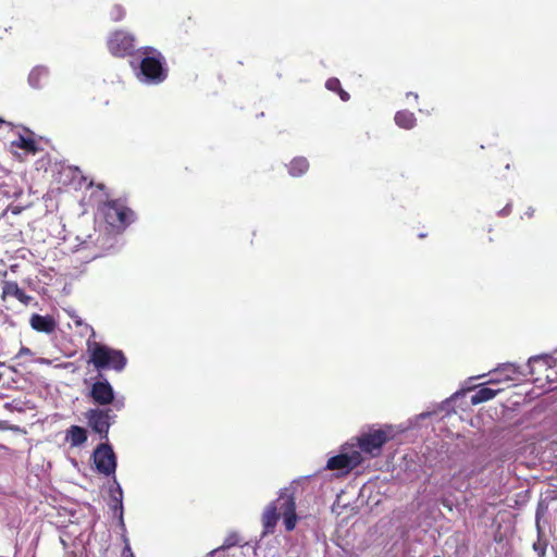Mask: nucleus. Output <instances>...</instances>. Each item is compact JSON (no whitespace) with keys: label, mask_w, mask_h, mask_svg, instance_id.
I'll return each instance as SVG.
<instances>
[{"label":"nucleus","mask_w":557,"mask_h":557,"mask_svg":"<svg viewBox=\"0 0 557 557\" xmlns=\"http://www.w3.org/2000/svg\"><path fill=\"white\" fill-rule=\"evenodd\" d=\"M296 490L297 484L293 482L289 486L280 490L277 498L264 507L261 513V537L275 533L281 517L287 532L295 530L299 519L296 513Z\"/></svg>","instance_id":"obj_1"},{"label":"nucleus","mask_w":557,"mask_h":557,"mask_svg":"<svg viewBox=\"0 0 557 557\" xmlns=\"http://www.w3.org/2000/svg\"><path fill=\"white\" fill-rule=\"evenodd\" d=\"M86 327L90 331V336L86 342L87 352L89 355L88 362L97 370L111 369L116 372L123 371L127 362L123 351L96 342L95 330L87 324Z\"/></svg>","instance_id":"obj_2"},{"label":"nucleus","mask_w":557,"mask_h":557,"mask_svg":"<svg viewBox=\"0 0 557 557\" xmlns=\"http://www.w3.org/2000/svg\"><path fill=\"white\" fill-rule=\"evenodd\" d=\"M145 54L136 73L138 79L147 84L163 82L166 77V69L163 66L161 54L152 48H146Z\"/></svg>","instance_id":"obj_3"},{"label":"nucleus","mask_w":557,"mask_h":557,"mask_svg":"<svg viewBox=\"0 0 557 557\" xmlns=\"http://www.w3.org/2000/svg\"><path fill=\"white\" fill-rule=\"evenodd\" d=\"M387 430H389V428H386V430L371 428L362 432L356 437V443H354L355 448L358 449L361 455L363 454L369 458L379 457L382 453L383 445L391 437Z\"/></svg>","instance_id":"obj_4"},{"label":"nucleus","mask_w":557,"mask_h":557,"mask_svg":"<svg viewBox=\"0 0 557 557\" xmlns=\"http://www.w3.org/2000/svg\"><path fill=\"white\" fill-rule=\"evenodd\" d=\"M363 461V457L360 451L355 448V444L346 443L342 446L341 454L331 457L327 460L326 469L329 470H338L343 473H348L354 468L361 465Z\"/></svg>","instance_id":"obj_5"},{"label":"nucleus","mask_w":557,"mask_h":557,"mask_svg":"<svg viewBox=\"0 0 557 557\" xmlns=\"http://www.w3.org/2000/svg\"><path fill=\"white\" fill-rule=\"evenodd\" d=\"M115 418L111 408H91L85 412L88 426L99 434L101 440H108L110 426L114 423Z\"/></svg>","instance_id":"obj_6"},{"label":"nucleus","mask_w":557,"mask_h":557,"mask_svg":"<svg viewBox=\"0 0 557 557\" xmlns=\"http://www.w3.org/2000/svg\"><path fill=\"white\" fill-rule=\"evenodd\" d=\"M94 462L98 472L104 475H114L116 470V457L112 447L101 443L94 451Z\"/></svg>","instance_id":"obj_7"},{"label":"nucleus","mask_w":557,"mask_h":557,"mask_svg":"<svg viewBox=\"0 0 557 557\" xmlns=\"http://www.w3.org/2000/svg\"><path fill=\"white\" fill-rule=\"evenodd\" d=\"M135 38L133 35L117 30L113 33L108 39V48L113 55L124 57L131 54L134 49Z\"/></svg>","instance_id":"obj_8"},{"label":"nucleus","mask_w":557,"mask_h":557,"mask_svg":"<svg viewBox=\"0 0 557 557\" xmlns=\"http://www.w3.org/2000/svg\"><path fill=\"white\" fill-rule=\"evenodd\" d=\"M89 396L96 405L107 406L114 400V389L108 380H99L91 385Z\"/></svg>","instance_id":"obj_9"},{"label":"nucleus","mask_w":557,"mask_h":557,"mask_svg":"<svg viewBox=\"0 0 557 557\" xmlns=\"http://www.w3.org/2000/svg\"><path fill=\"white\" fill-rule=\"evenodd\" d=\"M29 324L35 331L47 334L53 333L57 327L55 320L51 315H40L38 313L32 314Z\"/></svg>","instance_id":"obj_10"},{"label":"nucleus","mask_w":557,"mask_h":557,"mask_svg":"<svg viewBox=\"0 0 557 557\" xmlns=\"http://www.w3.org/2000/svg\"><path fill=\"white\" fill-rule=\"evenodd\" d=\"M2 295L3 297L13 296L24 305H28L33 300V297L21 289L15 282H4Z\"/></svg>","instance_id":"obj_11"},{"label":"nucleus","mask_w":557,"mask_h":557,"mask_svg":"<svg viewBox=\"0 0 557 557\" xmlns=\"http://www.w3.org/2000/svg\"><path fill=\"white\" fill-rule=\"evenodd\" d=\"M65 441L70 443L72 447H78L87 441V432L82 426L72 425L66 430Z\"/></svg>","instance_id":"obj_12"},{"label":"nucleus","mask_w":557,"mask_h":557,"mask_svg":"<svg viewBox=\"0 0 557 557\" xmlns=\"http://www.w3.org/2000/svg\"><path fill=\"white\" fill-rule=\"evenodd\" d=\"M114 485L115 487H112L110 491L112 502L111 508L114 512L119 511L121 522H123V492L115 478Z\"/></svg>","instance_id":"obj_13"},{"label":"nucleus","mask_w":557,"mask_h":557,"mask_svg":"<svg viewBox=\"0 0 557 557\" xmlns=\"http://www.w3.org/2000/svg\"><path fill=\"white\" fill-rule=\"evenodd\" d=\"M395 123L403 128L410 129L416 125V116L407 110L398 111L395 114Z\"/></svg>","instance_id":"obj_14"},{"label":"nucleus","mask_w":557,"mask_h":557,"mask_svg":"<svg viewBox=\"0 0 557 557\" xmlns=\"http://www.w3.org/2000/svg\"><path fill=\"white\" fill-rule=\"evenodd\" d=\"M499 389H493L490 387H481L472 397H471V404L472 405H479L481 403L493 399L497 394Z\"/></svg>","instance_id":"obj_15"},{"label":"nucleus","mask_w":557,"mask_h":557,"mask_svg":"<svg viewBox=\"0 0 557 557\" xmlns=\"http://www.w3.org/2000/svg\"><path fill=\"white\" fill-rule=\"evenodd\" d=\"M49 70L45 66H36L32 70L28 76V83L33 88H40V78H46Z\"/></svg>","instance_id":"obj_16"},{"label":"nucleus","mask_w":557,"mask_h":557,"mask_svg":"<svg viewBox=\"0 0 557 557\" xmlns=\"http://www.w3.org/2000/svg\"><path fill=\"white\" fill-rule=\"evenodd\" d=\"M309 168V163L306 158H295L289 164V174L292 176H299L304 174Z\"/></svg>","instance_id":"obj_17"},{"label":"nucleus","mask_w":557,"mask_h":557,"mask_svg":"<svg viewBox=\"0 0 557 557\" xmlns=\"http://www.w3.org/2000/svg\"><path fill=\"white\" fill-rule=\"evenodd\" d=\"M495 371L504 374L503 379H495L492 382H500V381H511L513 380V375L518 373V368L512 363L503 364L502 368L496 369Z\"/></svg>","instance_id":"obj_18"},{"label":"nucleus","mask_w":557,"mask_h":557,"mask_svg":"<svg viewBox=\"0 0 557 557\" xmlns=\"http://www.w3.org/2000/svg\"><path fill=\"white\" fill-rule=\"evenodd\" d=\"M12 146H15L29 152H36L37 150L36 143L33 139L26 138L22 135H20L16 140L12 141Z\"/></svg>","instance_id":"obj_19"},{"label":"nucleus","mask_w":557,"mask_h":557,"mask_svg":"<svg viewBox=\"0 0 557 557\" xmlns=\"http://www.w3.org/2000/svg\"><path fill=\"white\" fill-rule=\"evenodd\" d=\"M120 209V203L117 201H110L104 206V215L111 225H115V218L117 211Z\"/></svg>","instance_id":"obj_20"},{"label":"nucleus","mask_w":557,"mask_h":557,"mask_svg":"<svg viewBox=\"0 0 557 557\" xmlns=\"http://www.w3.org/2000/svg\"><path fill=\"white\" fill-rule=\"evenodd\" d=\"M133 211L122 205H120V209L117 211L116 218H115V225H126L132 222L133 220Z\"/></svg>","instance_id":"obj_21"},{"label":"nucleus","mask_w":557,"mask_h":557,"mask_svg":"<svg viewBox=\"0 0 557 557\" xmlns=\"http://www.w3.org/2000/svg\"><path fill=\"white\" fill-rule=\"evenodd\" d=\"M543 361L547 367L553 368L556 366V358L548 355L533 356L529 359V366L534 362Z\"/></svg>","instance_id":"obj_22"},{"label":"nucleus","mask_w":557,"mask_h":557,"mask_svg":"<svg viewBox=\"0 0 557 557\" xmlns=\"http://www.w3.org/2000/svg\"><path fill=\"white\" fill-rule=\"evenodd\" d=\"M236 544H237V536L236 535H230L228 537L225 539L224 543L220 547H218V548L211 550L210 553H208L206 557H213V555L215 553H218L219 550H223V549L230 548V547H232V546H234Z\"/></svg>","instance_id":"obj_23"},{"label":"nucleus","mask_w":557,"mask_h":557,"mask_svg":"<svg viewBox=\"0 0 557 557\" xmlns=\"http://www.w3.org/2000/svg\"><path fill=\"white\" fill-rule=\"evenodd\" d=\"M546 546V541H542L541 539H539L537 542L533 544V549L537 553L539 557H544Z\"/></svg>","instance_id":"obj_24"},{"label":"nucleus","mask_w":557,"mask_h":557,"mask_svg":"<svg viewBox=\"0 0 557 557\" xmlns=\"http://www.w3.org/2000/svg\"><path fill=\"white\" fill-rule=\"evenodd\" d=\"M125 15V11L121 5H114L111 11V17L114 21H120Z\"/></svg>","instance_id":"obj_25"},{"label":"nucleus","mask_w":557,"mask_h":557,"mask_svg":"<svg viewBox=\"0 0 557 557\" xmlns=\"http://www.w3.org/2000/svg\"><path fill=\"white\" fill-rule=\"evenodd\" d=\"M329 90L338 91L341 89V83L337 78H330L325 84Z\"/></svg>","instance_id":"obj_26"},{"label":"nucleus","mask_w":557,"mask_h":557,"mask_svg":"<svg viewBox=\"0 0 557 557\" xmlns=\"http://www.w3.org/2000/svg\"><path fill=\"white\" fill-rule=\"evenodd\" d=\"M111 405H113V408L115 410H117V411L122 410L124 408V406H125V399H124V397H121V398H115L114 397V400H113V403Z\"/></svg>","instance_id":"obj_27"},{"label":"nucleus","mask_w":557,"mask_h":557,"mask_svg":"<svg viewBox=\"0 0 557 557\" xmlns=\"http://www.w3.org/2000/svg\"><path fill=\"white\" fill-rule=\"evenodd\" d=\"M122 557H135L132 549H131V546L129 544L126 542V545L122 552Z\"/></svg>","instance_id":"obj_28"},{"label":"nucleus","mask_w":557,"mask_h":557,"mask_svg":"<svg viewBox=\"0 0 557 557\" xmlns=\"http://www.w3.org/2000/svg\"><path fill=\"white\" fill-rule=\"evenodd\" d=\"M511 211V203H507L504 209H502L498 214L502 216L508 215Z\"/></svg>","instance_id":"obj_29"},{"label":"nucleus","mask_w":557,"mask_h":557,"mask_svg":"<svg viewBox=\"0 0 557 557\" xmlns=\"http://www.w3.org/2000/svg\"><path fill=\"white\" fill-rule=\"evenodd\" d=\"M338 95H339V97H341V99H342L343 101H347V100H349V94H348L347 91H345L344 89H342V88H341V89L338 90Z\"/></svg>","instance_id":"obj_30"},{"label":"nucleus","mask_w":557,"mask_h":557,"mask_svg":"<svg viewBox=\"0 0 557 557\" xmlns=\"http://www.w3.org/2000/svg\"><path fill=\"white\" fill-rule=\"evenodd\" d=\"M32 351L29 348L27 347H22L17 354V357H21V356H25V355H30Z\"/></svg>","instance_id":"obj_31"},{"label":"nucleus","mask_w":557,"mask_h":557,"mask_svg":"<svg viewBox=\"0 0 557 557\" xmlns=\"http://www.w3.org/2000/svg\"><path fill=\"white\" fill-rule=\"evenodd\" d=\"M74 322H75V324H77V325H82V324H83V321H82V320H81V318H78V317L74 318Z\"/></svg>","instance_id":"obj_32"},{"label":"nucleus","mask_w":557,"mask_h":557,"mask_svg":"<svg viewBox=\"0 0 557 557\" xmlns=\"http://www.w3.org/2000/svg\"><path fill=\"white\" fill-rule=\"evenodd\" d=\"M7 429V422L0 421V430Z\"/></svg>","instance_id":"obj_33"},{"label":"nucleus","mask_w":557,"mask_h":557,"mask_svg":"<svg viewBox=\"0 0 557 557\" xmlns=\"http://www.w3.org/2000/svg\"><path fill=\"white\" fill-rule=\"evenodd\" d=\"M406 96H407V97H409V96H410V97H414V99H418V95H417V94H414V92H407V95H406Z\"/></svg>","instance_id":"obj_34"},{"label":"nucleus","mask_w":557,"mask_h":557,"mask_svg":"<svg viewBox=\"0 0 557 557\" xmlns=\"http://www.w3.org/2000/svg\"><path fill=\"white\" fill-rule=\"evenodd\" d=\"M528 214H529V216H532L533 210H528Z\"/></svg>","instance_id":"obj_35"},{"label":"nucleus","mask_w":557,"mask_h":557,"mask_svg":"<svg viewBox=\"0 0 557 557\" xmlns=\"http://www.w3.org/2000/svg\"><path fill=\"white\" fill-rule=\"evenodd\" d=\"M0 123H4V121H3V120H0Z\"/></svg>","instance_id":"obj_36"}]
</instances>
